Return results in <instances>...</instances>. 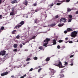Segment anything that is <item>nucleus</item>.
I'll list each match as a JSON object with an SVG mask.
<instances>
[{"instance_id": "obj_20", "label": "nucleus", "mask_w": 78, "mask_h": 78, "mask_svg": "<svg viewBox=\"0 0 78 78\" xmlns=\"http://www.w3.org/2000/svg\"><path fill=\"white\" fill-rule=\"evenodd\" d=\"M71 10H72V9H70L69 8H67V12H69L70 11H71Z\"/></svg>"}, {"instance_id": "obj_46", "label": "nucleus", "mask_w": 78, "mask_h": 78, "mask_svg": "<svg viewBox=\"0 0 78 78\" xmlns=\"http://www.w3.org/2000/svg\"><path fill=\"white\" fill-rule=\"evenodd\" d=\"M33 70V68H31L29 70V72H31V71H32Z\"/></svg>"}, {"instance_id": "obj_38", "label": "nucleus", "mask_w": 78, "mask_h": 78, "mask_svg": "<svg viewBox=\"0 0 78 78\" xmlns=\"http://www.w3.org/2000/svg\"><path fill=\"white\" fill-rule=\"evenodd\" d=\"M67 32H68V31H67V30H65L64 31V33H65V34H67Z\"/></svg>"}, {"instance_id": "obj_28", "label": "nucleus", "mask_w": 78, "mask_h": 78, "mask_svg": "<svg viewBox=\"0 0 78 78\" xmlns=\"http://www.w3.org/2000/svg\"><path fill=\"white\" fill-rule=\"evenodd\" d=\"M33 59H34V60H37V57H35L34 58H33Z\"/></svg>"}, {"instance_id": "obj_23", "label": "nucleus", "mask_w": 78, "mask_h": 78, "mask_svg": "<svg viewBox=\"0 0 78 78\" xmlns=\"http://www.w3.org/2000/svg\"><path fill=\"white\" fill-rule=\"evenodd\" d=\"M13 47L14 48H17V44H15L13 45Z\"/></svg>"}, {"instance_id": "obj_29", "label": "nucleus", "mask_w": 78, "mask_h": 78, "mask_svg": "<svg viewBox=\"0 0 78 78\" xmlns=\"http://www.w3.org/2000/svg\"><path fill=\"white\" fill-rule=\"evenodd\" d=\"M44 48L42 47V46H40V47H39V49H40V50H42Z\"/></svg>"}, {"instance_id": "obj_41", "label": "nucleus", "mask_w": 78, "mask_h": 78, "mask_svg": "<svg viewBox=\"0 0 78 78\" xmlns=\"http://www.w3.org/2000/svg\"><path fill=\"white\" fill-rule=\"evenodd\" d=\"M69 42L70 44H72V43H73V41H70Z\"/></svg>"}, {"instance_id": "obj_53", "label": "nucleus", "mask_w": 78, "mask_h": 78, "mask_svg": "<svg viewBox=\"0 0 78 78\" xmlns=\"http://www.w3.org/2000/svg\"><path fill=\"white\" fill-rule=\"evenodd\" d=\"M66 40V41H67V40H68V37H66L65 38Z\"/></svg>"}, {"instance_id": "obj_40", "label": "nucleus", "mask_w": 78, "mask_h": 78, "mask_svg": "<svg viewBox=\"0 0 78 78\" xmlns=\"http://www.w3.org/2000/svg\"><path fill=\"white\" fill-rule=\"evenodd\" d=\"M65 64H66V65H68V62H65Z\"/></svg>"}, {"instance_id": "obj_24", "label": "nucleus", "mask_w": 78, "mask_h": 78, "mask_svg": "<svg viewBox=\"0 0 78 78\" xmlns=\"http://www.w3.org/2000/svg\"><path fill=\"white\" fill-rule=\"evenodd\" d=\"M4 28H5V27L3 26H2L1 28V30L2 31L4 30Z\"/></svg>"}, {"instance_id": "obj_36", "label": "nucleus", "mask_w": 78, "mask_h": 78, "mask_svg": "<svg viewBox=\"0 0 78 78\" xmlns=\"http://www.w3.org/2000/svg\"><path fill=\"white\" fill-rule=\"evenodd\" d=\"M41 70H42V68L39 69H38V72H41Z\"/></svg>"}, {"instance_id": "obj_15", "label": "nucleus", "mask_w": 78, "mask_h": 78, "mask_svg": "<svg viewBox=\"0 0 78 78\" xmlns=\"http://www.w3.org/2000/svg\"><path fill=\"white\" fill-rule=\"evenodd\" d=\"M14 12H10V16H14Z\"/></svg>"}, {"instance_id": "obj_6", "label": "nucleus", "mask_w": 78, "mask_h": 78, "mask_svg": "<svg viewBox=\"0 0 78 78\" xmlns=\"http://www.w3.org/2000/svg\"><path fill=\"white\" fill-rule=\"evenodd\" d=\"M6 51H2L0 52V55L1 56L2 55V56H4V55H5V53Z\"/></svg>"}, {"instance_id": "obj_12", "label": "nucleus", "mask_w": 78, "mask_h": 78, "mask_svg": "<svg viewBox=\"0 0 78 78\" xmlns=\"http://www.w3.org/2000/svg\"><path fill=\"white\" fill-rule=\"evenodd\" d=\"M17 3V1L16 0H14L11 2V3L12 4H14V3Z\"/></svg>"}, {"instance_id": "obj_11", "label": "nucleus", "mask_w": 78, "mask_h": 78, "mask_svg": "<svg viewBox=\"0 0 78 78\" xmlns=\"http://www.w3.org/2000/svg\"><path fill=\"white\" fill-rule=\"evenodd\" d=\"M17 33V30H15L12 32V34H15Z\"/></svg>"}, {"instance_id": "obj_19", "label": "nucleus", "mask_w": 78, "mask_h": 78, "mask_svg": "<svg viewBox=\"0 0 78 78\" xmlns=\"http://www.w3.org/2000/svg\"><path fill=\"white\" fill-rule=\"evenodd\" d=\"M24 4L25 5H26V6H27L28 5V1H26L24 2Z\"/></svg>"}, {"instance_id": "obj_4", "label": "nucleus", "mask_w": 78, "mask_h": 78, "mask_svg": "<svg viewBox=\"0 0 78 78\" xmlns=\"http://www.w3.org/2000/svg\"><path fill=\"white\" fill-rule=\"evenodd\" d=\"M66 30L68 32H71L73 31L74 30V29L71 28H68Z\"/></svg>"}, {"instance_id": "obj_50", "label": "nucleus", "mask_w": 78, "mask_h": 78, "mask_svg": "<svg viewBox=\"0 0 78 78\" xmlns=\"http://www.w3.org/2000/svg\"><path fill=\"white\" fill-rule=\"evenodd\" d=\"M2 3V0H0V5Z\"/></svg>"}, {"instance_id": "obj_61", "label": "nucleus", "mask_w": 78, "mask_h": 78, "mask_svg": "<svg viewBox=\"0 0 78 78\" xmlns=\"http://www.w3.org/2000/svg\"><path fill=\"white\" fill-rule=\"evenodd\" d=\"M44 8H41V9L40 8V9H40V10H41V9H44Z\"/></svg>"}, {"instance_id": "obj_9", "label": "nucleus", "mask_w": 78, "mask_h": 78, "mask_svg": "<svg viewBox=\"0 0 78 78\" xmlns=\"http://www.w3.org/2000/svg\"><path fill=\"white\" fill-rule=\"evenodd\" d=\"M22 27V25H17L16 26H15V29H17V28H19L20 27Z\"/></svg>"}, {"instance_id": "obj_22", "label": "nucleus", "mask_w": 78, "mask_h": 78, "mask_svg": "<svg viewBox=\"0 0 78 78\" xmlns=\"http://www.w3.org/2000/svg\"><path fill=\"white\" fill-rule=\"evenodd\" d=\"M64 25V24L62 23V24H59L58 25V26L59 27H62V26Z\"/></svg>"}, {"instance_id": "obj_51", "label": "nucleus", "mask_w": 78, "mask_h": 78, "mask_svg": "<svg viewBox=\"0 0 78 78\" xmlns=\"http://www.w3.org/2000/svg\"><path fill=\"white\" fill-rule=\"evenodd\" d=\"M76 14H78V11H76Z\"/></svg>"}, {"instance_id": "obj_18", "label": "nucleus", "mask_w": 78, "mask_h": 78, "mask_svg": "<svg viewBox=\"0 0 78 78\" xmlns=\"http://www.w3.org/2000/svg\"><path fill=\"white\" fill-rule=\"evenodd\" d=\"M53 5H54V4L52 3L51 4L49 5V6L50 8H52V6H53Z\"/></svg>"}, {"instance_id": "obj_13", "label": "nucleus", "mask_w": 78, "mask_h": 78, "mask_svg": "<svg viewBox=\"0 0 78 78\" xmlns=\"http://www.w3.org/2000/svg\"><path fill=\"white\" fill-rule=\"evenodd\" d=\"M53 44V45H56V41L55 39H54L52 41Z\"/></svg>"}, {"instance_id": "obj_33", "label": "nucleus", "mask_w": 78, "mask_h": 78, "mask_svg": "<svg viewBox=\"0 0 78 78\" xmlns=\"http://www.w3.org/2000/svg\"><path fill=\"white\" fill-rule=\"evenodd\" d=\"M36 37V36H34L32 38V39H35V38Z\"/></svg>"}, {"instance_id": "obj_2", "label": "nucleus", "mask_w": 78, "mask_h": 78, "mask_svg": "<svg viewBox=\"0 0 78 78\" xmlns=\"http://www.w3.org/2000/svg\"><path fill=\"white\" fill-rule=\"evenodd\" d=\"M77 34H78V32L75 31H73L71 33V36L75 38L76 36H77Z\"/></svg>"}, {"instance_id": "obj_37", "label": "nucleus", "mask_w": 78, "mask_h": 78, "mask_svg": "<svg viewBox=\"0 0 78 78\" xmlns=\"http://www.w3.org/2000/svg\"><path fill=\"white\" fill-rule=\"evenodd\" d=\"M60 48H61V47L60 46H59V45H58L57 46V48H58V49H60Z\"/></svg>"}, {"instance_id": "obj_48", "label": "nucleus", "mask_w": 78, "mask_h": 78, "mask_svg": "<svg viewBox=\"0 0 78 78\" xmlns=\"http://www.w3.org/2000/svg\"><path fill=\"white\" fill-rule=\"evenodd\" d=\"M61 3H57L56 4V5H61Z\"/></svg>"}, {"instance_id": "obj_34", "label": "nucleus", "mask_w": 78, "mask_h": 78, "mask_svg": "<svg viewBox=\"0 0 78 78\" xmlns=\"http://www.w3.org/2000/svg\"><path fill=\"white\" fill-rule=\"evenodd\" d=\"M58 17H59L58 15H57L55 17V19H58Z\"/></svg>"}, {"instance_id": "obj_42", "label": "nucleus", "mask_w": 78, "mask_h": 78, "mask_svg": "<svg viewBox=\"0 0 78 78\" xmlns=\"http://www.w3.org/2000/svg\"><path fill=\"white\" fill-rule=\"evenodd\" d=\"M33 6H37V4L36 3L34 4L33 5Z\"/></svg>"}, {"instance_id": "obj_1", "label": "nucleus", "mask_w": 78, "mask_h": 78, "mask_svg": "<svg viewBox=\"0 0 78 78\" xmlns=\"http://www.w3.org/2000/svg\"><path fill=\"white\" fill-rule=\"evenodd\" d=\"M50 41V38H46L44 41V43L43 44V46H44V47H46L47 45L48 44V42H49Z\"/></svg>"}, {"instance_id": "obj_49", "label": "nucleus", "mask_w": 78, "mask_h": 78, "mask_svg": "<svg viewBox=\"0 0 78 78\" xmlns=\"http://www.w3.org/2000/svg\"><path fill=\"white\" fill-rule=\"evenodd\" d=\"M2 15H0V19H2Z\"/></svg>"}, {"instance_id": "obj_56", "label": "nucleus", "mask_w": 78, "mask_h": 78, "mask_svg": "<svg viewBox=\"0 0 78 78\" xmlns=\"http://www.w3.org/2000/svg\"><path fill=\"white\" fill-rule=\"evenodd\" d=\"M25 44H26V43H23V45H25Z\"/></svg>"}, {"instance_id": "obj_26", "label": "nucleus", "mask_w": 78, "mask_h": 78, "mask_svg": "<svg viewBox=\"0 0 78 78\" xmlns=\"http://www.w3.org/2000/svg\"><path fill=\"white\" fill-rule=\"evenodd\" d=\"M72 15H69V19H72Z\"/></svg>"}, {"instance_id": "obj_44", "label": "nucleus", "mask_w": 78, "mask_h": 78, "mask_svg": "<svg viewBox=\"0 0 78 78\" xmlns=\"http://www.w3.org/2000/svg\"><path fill=\"white\" fill-rule=\"evenodd\" d=\"M30 58H27V59L26 61H30Z\"/></svg>"}, {"instance_id": "obj_63", "label": "nucleus", "mask_w": 78, "mask_h": 78, "mask_svg": "<svg viewBox=\"0 0 78 78\" xmlns=\"http://www.w3.org/2000/svg\"><path fill=\"white\" fill-rule=\"evenodd\" d=\"M26 66V65L24 64V67H25Z\"/></svg>"}, {"instance_id": "obj_3", "label": "nucleus", "mask_w": 78, "mask_h": 78, "mask_svg": "<svg viewBox=\"0 0 78 78\" xmlns=\"http://www.w3.org/2000/svg\"><path fill=\"white\" fill-rule=\"evenodd\" d=\"M54 65H55V66H57V67H59V68H62L63 66L62 65V63L60 61L58 62V64H53Z\"/></svg>"}, {"instance_id": "obj_45", "label": "nucleus", "mask_w": 78, "mask_h": 78, "mask_svg": "<svg viewBox=\"0 0 78 78\" xmlns=\"http://www.w3.org/2000/svg\"><path fill=\"white\" fill-rule=\"evenodd\" d=\"M70 0H66V2H70Z\"/></svg>"}, {"instance_id": "obj_52", "label": "nucleus", "mask_w": 78, "mask_h": 78, "mask_svg": "<svg viewBox=\"0 0 78 78\" xmlns=\"http://www.w3.org/2000/svg\"><path fill=\"white\" fill-rule=\"evenodd\" d=\"M31 11H34V14L35 13V12H34V10H31Z\"/></svg>"}, {"instance_id": "obj_14", "label": "nucleus", "mask_w": 78, "mask_h": 78, "mask_svg": "<svg viewBox=\"0 0 78 78\" xmlns=\"http://www.w3.org/2000/svg\"><path fill=\"white\" fill-rule=\"evenodd\" d=\"M50 57H48L47 58H46V59H45V61H46L47 62H48V61H50Z\"/></svg>"}, {"instance_id": "obj_43", "label": "nucleus", "mask_w": 78, "mask_h": 78, "mask_svg": "<svg viewBox=\"0 0 78 78\" xmlns=\"http://www.w3.org/2000/svg\"><path fill=\"white\" fill-rule=\"evenodd\" d=\"M17 51V49H15L13 50V51Z\"/></svg>"}, {"instance_id": "obj_54", "label": "nucleus", "mask_w": 78, "mask_h": 78, "mask_svg": "<svg viewBox=\"0 0 78 78\" xmlns=\"http://www.w3.org/2000/svg\"><path fill=\"white\" fill-rule=\"evenodd\" d=\"M11 77H12V78H14V75H13V76H11Z\"/></svg>"}, {"instance_id": "obj_8", "label": "nucleus", "mask_w": 78, "mask_h": 78, "mask_svg": "<svg viewBox=\"0 0 78 78\" xmlns=\"http://www.w3.org/2000/svg\"><path fill=\"white\" fill-rule=\"evenodd\" d=\"M8 72H5L4 73H2L1 74V76H5V75H8Z\"/></svg>"}, {"instance_id": "obj_10", "label": "nucleus", "mask_w": 78, "mask_h": 78, "mask_svg": "<svg viewBox=\"0 0 78 78\" xmlns=\"http://www.w3.org/2000/svg\"><path fill=\"white\" fill-rule=\"evenodd\" d=\"M34 22L35 23H38L39 22V20H38L37 19H36L34 20Z\"/></svg>"}, {"instance_id": "obj_32", "label": "nucleus", "mask_w": 78, "mask_h": 78, "mask_svg": "<svg viewBox=\"0 0 78 78\" xmlns=\"http://www.w3.org/2000/svg\"><path fill=\"white\" fill-rule=\"evenodd\" d=\"M72 19H69L68 20V22H72Z\"/></svg>"}, {"instance_id": "obj_64", "label": "nucleus", "mask_w": 78, "mask_h": 78, "mask_svg": "<svg viewBox=\"0 0 78 78\" xmlns=\"http://www.w3.org/2000/svg\"><path fill=\"white\" fill-rule=\"evenodd\" d=\"M36 12H37V10H35Z\"/></svg>"}, {"instance_id": "obj_5", "label": "nucleus", "mask_w": 78, "mask_h": 78, "mask_svg": "<svg viewBox=\"0 0 78 78\" xmlns=\"http://www.w3.org/2000/svg\"><path fill=\"white\" fill-rule=\"evenodd\" d=\"M49 70H50L51 72H52L51 73V75H54V73H55L56 72V71H55V70H54V69H49Z\"/></svg>"}, {"instance_id": "obj_57", "label": "nucleus", "mask_w": 78, "mask_h": 78, "mask_svg": "<svg viewBox=\"0 0 78 78\" xmlns=\"http://www.w3.org/2000/svg\"><path fill=\"white\" fill-rule=\"evenodd\" d=\"M8 55V54H7L6 55H5V56H7Z\"/></svg>"}, {"instance_id": "obj_58", "label": "nucleus", "mask_w": 78, "mask_h": 78, "mask_svg": "<svg viewBox=\"0 0 78 78\" xmlns=\"http://www.w3.org/2000/svg\"><path fill=\"white\" fill-rule=\"evenodd\" d=\"M30 63V62H28L27 63V64H29Z\"/></svg>"}, {"instance_id": "obj_39", "label": "nucleus", "mask_w": 78, "mask_h": 78, "mask_svg": "<svg viewBox=\"0 0 78 78\" xmlns=\"http://www.w3.org/2000/svg\"><path fill=\"white\" fill-rule=\"evenodd\" d=\"M22 47H23L22 44H21L20 45V48H22Z\"/></svg>"}, {"instance_id": "obj_55", "label": "nucleus", "mask_w": 78, "mask_h": 78, "mask_svg": "<svg viewBox=\"0 0 78 78\" xmlns=\"http://www.w3.org/2000/svg\"><path fill=\"white\" fill-rule=\"evenodd\" d=\"M73 63H72L71 64H70V66H73Z\"/></svg>"}, {"instance_id": "obj_60", "label": "nucleus", "mask_w": 78, "mask_h": 78, "mask_svg": "<svg viewBox=\"0 0 78 78\" xmlns=\"http://www.w3.org/2000/svg\"><path fill=\"white\" fill-rule=\"evenodd\" d=\"M25 51H28V50H27V49H26V50H25Z\"/></svg>"}, {"instance_id": "obj_25", "label": "nucleus", "mask_w": 78, "mask_h": 78, "mask_svg": "<svg viewBox=\"0 0 78 78\" xmlns=\"http://www.w3.org/2000/svg\"><path fill=\"white\" fill-rule=\"evenodd\" d=\"M64 69H62L60 72V73H64Z\"/></svg>"}, {"instance_id": "obj_35", "label": "nucleus", "mask_w": 78, "mask_h": 78, "mask_svg": "<svg viewBox=\"0 0 78 78\" xmlns=\"http://www.w3.org/2000/svg\"><path fill=\"white\" fill-rule=\"evenodd\" d=\"M15 9V7H13L12 9V12H14V9Z\"/></svg>"}, {"instance_id": "obj_27", "label": "nucleus", "mask_w": 78, "mask_h": 78, "mask_svg": "<svg viewBox=\"0 0 78 78\" xmlns=\"http://www.w3.org/2000/svg\"><path fill=\"white\" fill-rule=\"evenodd\" d=\"M25 76H27V75L26 74L24 75L23 76L20 77V78H23L24 77H25Z\"/></svg>"}, {"instance_id": "obj_59", "label": "nucleus", "mask_w": 78, "mask_h": 78, "mask_svg": "<svg viewBox=\"0 0 78 78\" xmlns=\"http://www.w3.org/2000/svg\"><path fill=\"white\" fill-rule=\"evenodd\" d=\"M2 30H1V29H0V33H1V32H2Z\"/></svg>"}, {"instance_id": "obj_30", "label": "nucleus", "mask_w": 78, "mask_h": 78, "mask_svg": "<svg viewBox=\"0 0 78 78\" xmlns=\"http://www.w3.org/2000/svg\"><path fill=\"white\" fill-rule=\"evenodd\" d=\"M58 42L59 43H61V42H63V41L62 40H60L58 41Z\"/></svg>"}, {"instance_id": "obj_62", "label": "nucleus", "mask_w": 78, "mask_h": 78, "mask_svg": "<svg viewBox=\"0 0 78 78\" xmlns=\"http://www.w3.org/2000/svg\"><path fill=\"white\" fill-rule=\"evenodd\" d=\"M37 26H34V28H37Z\"/></svg>"}, {"instance_id": "obj_16", "label": "nucleus", "mask_w": 78, "mask_h": 78, "mask_svg": "<svg viewBox=\"0 0 78 78\" xmlns=\"http://www.w3.org/2000/svg\"><path fill=\"white\" fill-rule=\"evenodd\" d=\"M24 24V21H22L20 23V25H21V26L22 25H23Z\"/></svg>"}, {"instance_id": "obj_47", "label": "nucleus", "mask_w": 78, "mask_h": 78, "mask_svg": "<svg viewBox=\"0 0 78 78\" xmlns=\"http://www.w3.org/2000/svg\"><path fill=\"white\" fill-rule=\"evenodd\" d=\"M74 56V55H71L70 57H69V58H73V56Z\"/></svg>"}, {"instance_id": "obj_17", "label": "nucleus", "mask_w": 78, "mask_h": 78, "mask_svg": "<svg viewBox=\"0 0 78 78\" xmlns=\"http://www.w3.org/2000/svg\"><path fill=\"white\" fill-rule=\"evenodd\" d=\"M59 75L60 76V78L64 77V75L62 74H60Z\"/></svg>"}, {"instance_id": "obj_7", "label": "nucleus", "mask_w": 78, "mask_h": 78, "mask_svg": "<svg viewBox=\"0 0 78 78\" xmlns=\"http://www.w3.org/2000/svg\"><path fill=\"white\" fill-rule=\"evenodd\" d=\"M62 20H64V21H63L64 22H66V18H63L61 19L60 20V22L61 23V22H62Z\"/></svg>"}, {"instance_id": "obj_31", "label": "nucleus", "mask_w": 78, "mask_h": 78, "mask_svg": "<svg viewBox=\"0 0 78 78\" xmlns=\"http://www.w3.org/2000/svg\"><path fill=\"white\" fill-rule=\"evenodd\" d=\"M16 39H19V38H20V36H19V35H18L16 36Z\"/></svg>"}, {"instance_id": "obj_21", "label": "nucleus", "mask_w": 78, "mask_h": 78, "mask_svg": "<svg viewBox=\"0 0 78 78\" xmlns=\"http://www.w3.org/2000/svg\"><path fill=\"white\" fill-rule=\"evenodd\" d=\"M50 25L51 27H53V26H55V25H56V24L53 23H52Z\"/></svg>"}]
</instances>
